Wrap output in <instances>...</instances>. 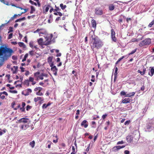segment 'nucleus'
<instances>
[{
    "label": "nucleus",
    "mask_w": 154,
    "mask_h": 154,
    "mask_svg": "<svg viewBox=\"0 0 154 154\" xmlns=\"http://www.w3.org/2000/svg\"><path fill=\"white\" fill-rule=\"evenodd\" d=\"M13 52V50L7 45L0 46V65H3L4 62L10 57Z\"/></svg>",
    "instance_id": "nucleus-1"
},
{
    "label": "nucleus",
    "mask_w": 154,
    "mask_h": 154,
    "mask_svg": "<svg viewBox=\"0 0 154 154\" xmlns=\"http://www.w3.org/2000/svg\"><path fill=\"white\" fill-rule=\"evenodd\" d=\"M90 45L91 49L94 51L95 48L98 49L102 47L103 43L101 40L93 33L90 36Z\"/></svg>",
    "instance_id": "nucleus-2"
},
{
    "label": "nucleus",
    "mask_w": 154,
    "mask_h": 154,
    "mask_svg": "<svg viewBox=\"0 0 154 154\" xmlns=\"http://www.w3.org/2000/svg\"><path fill=\"white\" fill-rule=\"evenodd\" d=\"M151 43V39L150 38H147L142 41L139 44V46L142 47L143 46L149 45Z\"/></svg>",
    "instance_id": "nucleus-3"
},
{
    "label": "nucleus",
    "mask_w": 154,
    "mask_h": 154,
    "mask_svg": "<svg viewBox=\"0 0 154 154\" xmlns=\"http://www.w3.org/2000/svg\"><path fill=\"white\" fill-rule=\"evenodd\" d=\"M52 37L53 35L52 34H51L50 36L45 37V41L43 45H47L50 44Z\"/></svg>",
    "instance_id": "nucleus-4"
},
{
    "label": "nucleus",
    "mask_w": 154,
    "mask_h": 154,
    "mask_svg": "<svg viewBox=\"0 0 154 154\" xmlns=\"http://www.w3.org/2000/svg\"><path fill=\"white\" fill-rule=\"evenodd\" d=\"M20 123H23L24 124L26 123L29 124L30 122V121L29 119L25 118H21L18 121Z\"/></svg>",
    "instance_id": "nucleus-5"
},
{
    "label": "nucleus",
    "mask_w": 154,
    "mask_h": 154,
    "mask_svg": "<svg viewBox=\"0 0 154 154\" xmlns=\"http://www.w3.org/2000/svg\"><path fill=\"white\" fill-rule=\"evenodd\" d=\"M95 13L96 14L101 15L103 14V12L100 8H97L95 9Z\"/></svg>",
    "instance_id": "nucleus-6"
},
{
    "label": "nucleus",
    "mask_w": 154,
    "mask_h": 154,
    "mask_svg": "<svg viewBox=\"0 0 154 154\" xmlns=\"http://www.w3.org/2000/svg\"><path fill=\"white\" fill-rule=\"evenodd\" d=\"M32 92V90L31 89L28 88L22 91V94H23L25 96H26L28 95L29 94Z\"/></svg>",
    "instance_id": "nucleus-7"
},
{
    "label": "nucleus",
    "mask_w": 154,
    "mask_h": 154,
    "mask_svg": "<svg viewBox=\"0 0 154 154\" xmlns=\"http://www.w3.org/2000/svg\"><path fill=\"white\" fill-rule=\"evenodd\" d=\"M29 127V125L26 124H21L19 126V127L21 130H26Z\"/></svg>",
    "instance_id": "nucleus-8"
},
{
    "label": "nucleus",
    "mask_w": 154,
    "mask_h": 154,
    "mask_svg": "<svg viewBox=\"0 0 154 154\" xmlns=\"http://www.w3.org/2000/svg\"><path fill=\"white\" fill-rule=\"evenodd\" d=\"M51 7V5H45L43 8V12L44 13L46 14L49 10V9Z\"/></svg>",
    "instance_id": "nucleus-9"
},
{
    "label": "nucleus",
    "mask_w": 154,
    "mask_h": 154,
    "mask_svg": "<svg viewBox=\"0 0 154 154\" xmlns=\"http://www.w3.org/2000/svg\"><path fill=\"white\" fill-rule=\"evenodd\" d=\"M81 125L85 128H86L88 127V123L86 120H84L81 122Z\"/></svg>",
    "instance_id": "nucleus-10"
},
{
    "label": "nucleus",
    "mask_w": 154,
    "mask_h": 154,
    "mask_svg": "<svg viewBox=\"0 0 154 154\" xmlns=\"http://www.w3.org/2000/svg\"><path fill=\"white\" fill-rule=\"evenodd\" d=\"M51 71H53V73L54 75H57L58 69L55 66H54L53 67H52L51 68Z\"/></svg>",
    "instance_id": "nucleus-11"
},
{
    "label": "nucleus",
    "mask_w": 154,
    "mask_h": 154,
    "mask_svg": "<svg viewBox=\"0 0 154 154\" xmlns=\"http://www.w3.org/2000/svg\"><path fill=\"white\" fill-rule=\"evenodd\" d=\"M150 71L148 72V74L151 76H152L154 73V69L153 67H150L149 69Z\"/></svg>",
    "instance_id": "nucleus-12"
},
{
    "label": "nucleus",
    "mask_w": 154,
    "mask_h": 154,
    "mask_svg": "<svg viewBox=\"0 0 154 154\" xmlns=\"http://www.w3.org/2000/svg\"><path fill=\"white\" fill-rule=\"evenodd\" d=\"M91 24L92 25V27H93L94 29H95L96 27V21L92 19L91 20Z\"/></svg>",
    "instance_id": "nucleus-13"
},
{
    "label": "nucleus",
    "mask_w": 154,
    "mask_h": 154,
    "mask_svg": "<svg viewBox=\"0 0 154 154\" xmlns=\"http://www.w3.org/2000/svg\"><path fill=\"white\" fill-rule=\"evenodd\" d=\"M14 70L13 69V68H11V70L13 71V73L16 74L17 73V69H18V67L17 66H14Z\"/></svg>",
    "instance_id": "nucleus-14"
},
{
    "label": "nucleus",
    "mask_w": 154,
    "mask_h": 154,
    "mask_svg": "<svg viewBox=\"0 0 154 154\" xmlns=\"http://www.w3.org/2000/svg\"><path fill=\"white\" fill-rule=\"evenodd\" d=\"M130 100L129 98H125L122 100V102L123 103H129L130 102Z\"/></svg>",
    "instance_id": "nucleus-15"
},
{
    "label": "nucleus",
    "mask_w": 154,
    "mask_h": 154,
    "mask_svg": "<svg viewBox=\"0 0 154 154\" xmlns=\"http://www.w3.org/2000/svg\"><path fill=\"white\" fill-rule=\"evenodd\" d=\"M126 140L128 142H131L132 140V137L131 135H129L126 137Z\"/></svg>",
    "instance_id": "nucleus-16"
},
{
    "label": "nucleus",
    "mask_w": 154,
    "mask_h": 154,
    "mask_svg": "<svg viewBox=\"0 0 154 154\" xmlns=\"http://www.w3.org/2000/svg\"><path fill=\"white\" fill-rule=\"evenodd\" d=\"M43 98L40 97H37L34 98V101L35 102H37L38 100L43 101Z\"/></svg>",
    "instance_id": "nucleus-17"
},
{
    "label": "nucleus",
    "mask_w": 154,
    "mask_h": 154,
    "mask_svg": "<svg viewBox=\"0 0 154 154\" xmlns=\"http://www.w3.org/2000/svg\"><path fill=\"white\" fill-rule=\"evenodd\" d=\"M18 44L20 47H22L23 48H26V46L23 42H19Z\"/></svg>",
    "instance_id": "nucleus-18"
},
{
    "label": "nucleus",
    "mask_w": 154,
    "mask_h": 154,
    "mask_svg": "<svg viewBox=\"0 0 154 154\" xmlns=\"http://www.w3.org/2000/svg\"><path fill=\"white\" fill-rule=\"evenodd\" d=\"M51 105V103L49 102L47 104H46L44 103L43 104L42 108L43 109H46V108L48 106H49Z\"/></svg>",
    "instance_id": "nucleus-19"
},
{
    "label": "nucleus",
    "mask_w": 154,
    "mask_h": 154,
    "mask_svg": "<svg viewBox=\"0 0 154 154\" xmlns=\"http://www.w3.org/2000/svg\"><path fill=\"white\" fill-rule=\"evenodd\" d=\"M109 8L110 11H113L115 8L113 4H110L109 6Z\"/></svg>",
    "instance_id": "nucleus-20"
},
{
    "label": "nucleus",
    "mask_w": 154,
    "mask_h": 154,
    "mask_svg": "<svg viewBox=\"0 0 154 154\" xmlns=\"http://www.w3.org/2000/svg\"><path fill=\"white\" fill-rule=\"evenodd\" d=\"M54 14L56 16L59 15L60 16H62V14L60 12V11H57L56 12H54Z\"/></svg>",
    "instance_id": "nucleus-21"
},
{
    "label": "nucleus",
    "mask_w": 154,
    "mask_h": 154,
    "mask_svg": "<svg viewBox=\"0 0 154 154\" xmlns=\"http://www.w3.org/2000/svg\"><path fill=\"white\" fill-rule=\"evenodd\" d=\"M24 84L27 86H29V81L28 79L25 80L24 82Z\"/></svg>",
    "instance_id": "nucleus-22"
},
{
    "label": "nucleus",
    "mask_w": 154,
    "mask_h": 154,
    "mask_svg": "<svg viewBox=\"0 0 154 154\" xmlns=\"http://www.w3.org/2000/svg\"><path fill=\"white\" fill-rule=\"evenodd\" d=\"M135 94V93L134 92H133L132 93H130L129 94H128L126 95V97H131L132 96H134V94Z\"/></svg>",
    "instance_id": "nucleus-23"
},
{
    "label": "nucleus",
    "mask_w": 154,
    "mask_h": 154,
    "mask_svg": "<svg viewBox=\"0 0 154 154\" xmlns=\"http://www.w3.org/2000/svg\"><path fill=\"white\" fill-rule=\"evenodd\" d=\"M30 9L31 11H30V13L31 14L33 13V12L35 11V9L33 6H30Z\"/></svg>",
    "instance_id": "nucleus-24"
},
{
    "label": "nucleus",
    "mask_w": 154,
    "mask_h": 154,
    "mask_svg": "<svg viewBox=\"0 0 154 154\" xmlns=\"http://www.w3.org/2000/svg\"><path fill=\"white\" fill-rule=\"evenodd\" d=\"M26 18L25 17H23L22 18H20V19H17V20H15V22H21L22 20H26Z\"/></svg>",
    "instance_id": "nucleus-25"
},
{
    "label": "nucleus",
    "mask_w": 154,
    "mask_h": 154,
    "mask_svg": "<svg viewBox=\"0 0 154 154\" xmlns=\"http://www.w3.org/2000/svg\"><path fill=\"white\" fill-rule=\"evenodd\" d=\"M40 74V72H35L34 73V76L35 77H36L37 78V80H38V75Z\"/></svg>",
    "instance_id": "nucleus-26"
},
{
    "label": "nucleus",
    "mask_w": 154,
    "mask_h": 154,
    "mask_svg": "<svg viewBox=\"0 0 154 154\" xmlns=\"http://www.w3.org/2000/svg\"><path fill=\"white\" fill-rule=\"evenodd\" d=\"M43 42V39L42 38H40L38 40V43L39 45H42V44Z\"/></svg>",
    "instance_id": "nucleus-27"
},
{
    "label": "nucleus",
    "mask_w": 154,
    "mask_h": 154,
    "mask_svg": "<svg viewBox=\"0 0 154 154\" xmlns=\"http://www.w3.org/2000/svg\"><path fill=\"white\" fill-rule=\"evenodd\" d=\"M42 89V88L40 87H38L35 88L34 89V91H41Z\"/></svg>",
    "instance_id": "nucleus-28"
},
{
    "label": "nucleus",
    "mask_w": 154,
    "mask_h": 154,
    "mask_svg": "<svg viewBox=\"0 0 154 154\" xmlns=\"http://www.w3.org/2000/svg\"><path fill=\"white\" fill-rule=\"evenodd\" d=\"M72 152L71 154H75L77 152V151L75 150L74 147L73 146L72 147Z\"/></svg>",
    "instance_id": "nucleus-29"
},
{
    "label": "nucleus",
    "mask_w": 154,
    "mask_h": 154,
    "mask_svg": "<svg viewBox=\"0 0 154 154\" xmlns=\"http://www.w3.org/2000/svg\"><path fill=\"white\" fill-rule=\"evenodd\" d=\"M60 7H61V9L63 10H64L66 8V5H63V4L62 3L60 4Z\"/></svg>",
    "instance_id": "nucleus-30"
},
{
    "label": "nucleus",
    "mask_w": 154,
    "mask_h": 154,
    "mask_svg": "<svg viewBox=\"0 0 154 154\" xmlns=\"http://www.w3.org/2000/svg\"><path fill=\"white\" fill-rule=\"evenodd\" d=\"M30 145L32 147V148H33L35 146V142L34 140L32 141V142L29 143Z\"/></svg>",
    "instance_id": "nucleus-31"
},
{
    "label": "nucleus",
    "mask_w": 154,
    "mask_h": 154,
    "mask_svg": "<svg viewBox=\"0 0 154 154\" xmlns=\"http://www.w3.org/2000/svg\"><path fill=\"white\" fill-rule=\"evenodd\" d=\"M118 71V68L117 67H116L115 69V71L114 72V75H115V78L114 79L115 80V79L116 78L117 75V72Z\"/></svg>",
    "instance_id": "nucleus-32"
},
{
    "label": "nucleus",
    "mask_w": 154,
    "mask_h": 154,
    "mask_svg": "<svg viewBox=\"0 0 154 154\" xmlns=\"http://www.w3.org/2000/svg\"><path fill=\"white\" fill-rule=\"evenodd\" d=\"M111 38L112 39V41L114 42H116L117 41V38L116 37L115 35H113V36L112 35L111 36Z\"/></svg>",
    "instance_id": "nucleus-33"
},
{
    "label": "nucleus",
    "mask_w": 154,
    "mask_h": 154,
    "mask_svg": "<svg viewBox=\"0 0 154 154\" xmlns=\"http://www.w3.org/2000/svg\"><path fill=\"white\" fill-rule=\"evenodd\" d=\"M91 124L92 125L91 127L93 128H95L96 127V123L94 121H92L91 122Z\"/></svg>",
    "instance_id": "nucleus-34"
},
{
    "label": "nucleus",
    "mask_w": 154,
    "mask_h": 154,
    "mask_svg": "<svg viewBox=\"0 0 154 154\" xmlns=\"http://www.w3.org/2000/svg\"><path fill=\"white\" fill-rule=\"evenodd\" d=\"M53 58L52 57H50L48 58V63H51L52 62Z\"/></svg>",
    "instance_id": "nucleus-35"
},
{
    "label": "nucleus",
    "mask_w": 154,
    "mask_h": 154,
    "mask_svg": "<svg viewBox=\"0 0 154 154\" xmlns=\"http://www.w3.org/2000/svg\"><path fill=\"white\" fill-rule=\"evenodd\" d=\"M0 1H1L4 4L6 5H9V3L8 2L5 1V0H0Z\"/></svg>",
    "instance_id": "nucleus-36"
},
{
    "label": "nucleus",
    "mask_w": 154,
    "mask_h": 154,
    "mask_svg": "<svg viewBox=\"0 0 154 154\" xmlns=\"http://www.w3.org/2000/svg\"><path fill=\"white\" fill-rule=\"evenodd\" d=\"M47 142L49 143L48 146V149H50L51 148V146L52 143L51 141L50 140H48Z\"/></svg>",
    "instance_id": "nucleus-37"
},
{
    "label": "nucleus",
    "mask_w": 154,
    "mask_h": 154,
    "mask_svg": "<svg viewBox=\"0 0 154 154\" xmlns=\"http://www.w3.org/2000/svg\"><path fill=\"white\" fill-rule=\"evenodd\" d=\"M139 41L138 39H137L136 38H134L132 39L130 41V42H137Z\"/></svg>",
    "instance_id": "nucleus-38"
},
{
    "label": "nucleus",
    "mask_w": 154,
    "mask_h": 154,
    "mask_svg": "<svg viewBox=\"0 0 154 154\" xmlns=\"http://www.w3.org/2000/svg\"><path fill=\"white\" fill-rule=\"evenodd\" d=\"M154 24V19L148 25V26L149 27H152V26Z\"/></svg>",
    "instance_id": "nucleus-39"
},
{
    "label": "nucleus",
    "mask_w": 154,
    "mask_h": 154,
    "mask_svg": "<svg viewBox=\"0 0 154 154\" xmlns=\"http://www.w3.org/2000/svg\"><path fill=\"white\" fill-rule=\"evenodd\" d=\"M14 19V18L13 16L12 17H11L9 20L6 23V24H7L8 23L10 22L12 20H13ZM5 24H2V26H4Z\"/></svg>",
    "instance_id": "nucleus-40"
},
{
    "label": "nucleus",
    "mask_w": 154,
    "mask_h": 154,
    "mask_svg": "<svg viewBox=\"0 0 154 154\" xmlns=\"http://www.w3.org/2000/svg\"><path fill=\"white\" fill-rule=\"evenodd\" d=\"M36 94L37 95L39 96H42L43 94L41 92V91H38L36 92Z\"/></svg>",
    "instance_id": "nucleus-41"
},
{
    "label": "nucleus",
    "mask_w": 154,
    "mask_h": 154,
    "mask_svg": "<svg viewBox=\"0 0 154 154\" xmlns=\"http://www.w3.org/2000/svg\"><path fill=\"white\" fill-rule=\"evenodd\" d=\"M92 79H91V81L93 82H95V76L94 75H92L91 76Z\"/></svg>",
    "instance_id": "nucleus-42"
},
{
    "label": "nucleus",
    "mask_w": 154,
    "mask_h": 154,
    "mask_svg": "<svg viewBox=\"0 0 154 154\" xmlns=\"http://www.w3.org/2000/svg\"><path fill=\"white\" fill-rule=\"evenodd\" d=\"M137 50V48H136L134 50H133L132 51L131 53H130L129 54H128L129 55H131V54H134V53H135L136 51Z\"/></svg>",
    "instance_id": "nucleus-43"
},
{
    "label": "nucleus",
    "mask_w": 154,
    "mask_h": 154,
    "mask_svg": "<svg viewBox=\"0 0 154 154\" xmlns=\"http://www.w3.org/2000/svg\"><path fill=\"white\" fill-rule=\"evenodd\" d=\"M113 35H115V32L114 31V30L113 29H112L111 30V36Z\"/></svg>",
    "instance_id": "nucleus-44"
},
{
    "label": "nucleus",
    "mask_w": 154,
    "mask_h": 154,
    "mask_svg": "<svg viewBox=\"0 0 154 154\" xmlns=\"http://www.w3.org/2000/svg\"><path fill=\"white\" fill-rule=\"evenodd\" d=\"M29 2L32 5H34L36 6L37 5L36 3L32 1V0H29Z\"/></svg>",
    "instance_id": "nucleus-45"
},
{
    "label": "nucleus",
    "mask_w": 154,
    "mask_h": 154,
    "mask_svg": "<svg viewBox=\"0 0 154 154\" xmlns=\"http://www.w3.org/2000/svg\"><path fill=\"white\" fill-rule=\"evenodd\" d=\"M28 80L29 82H32L34 80V79L33 77H30L29 78Z\"/></svg>",
    "instance_id": "nucleus-46"
},
{
    "label": "nucleus",
    "mask_w": 154,
    "mask_h": 154,
    "mask_svg": "<svg viewBox=\"0 0 154 154\" xmlns=\"http://www.w3.org/2000/svg\"><path fill=\"white\" fill-rule=\"evenodd\" d=\"M32 107L29 105H27L26 107V110L27 111L29 110V109L31 108Z\"/></svg>",
    "instance_id": "nucleus-47"
},
{
    "label": "nucleus",
    "mask_w": 154,
    "mask_h": 154,
    "mask_svg": "<svg viewBox=\"0 0 154 154\" xmlns=\"http://www.w3.org/2000/svg\"><path fill=\"white\" fill-rule=\"evenodd\" d=\"M29 45L30 47L32 48H33V43L32 42H30L29 43Z\"/></svg>",
    "instance_id": "nucleus-48"
},
{
    "label": "nucleus",
    "mask_w": 154,
    "mask_h": 154,
    "mask_svg": "<svg viewBox=\"0 0 154 154\" xmlns=\"http://www.w3.org/2000/svg\"><path fill=\"white\" fill-rule=\"evenodd\" d=\"M120 94L121 95H125V96L126 97V93L124 91H122L120 93Z\"/></svg>",
    "instance_id": "nucleus-49"
},
{
    "label": "nucleus",
    "mask_w": 154,
    "mask_h": 154,
    "mask_svg": "<svg viewBox=\"0 0 154 154\" xmlns=\"http://www.w3.org/2000/svg\"><path fill=\"white\" fill-rule=\"evenodd\" d=\"M29 54L31 56H33L34 55V51H31L29 52Z\"/></svg>",
    "instance_id": "nucleus-50"
},
{
    "label": "nucleus",
    "mask_w": 154,
    "mask_h": 154,
    "mask_svg": "<svg viewBox=\"0 0 154 154\" xmlns=\"http://www.w3.org/2000/svg\"><path fill=\"white\" fill-rule=\"evenodd\" d=\"M107 115L106 114H105L104 115H103L102 116V118L103 120H104L106 117H107Z\"/></svg>",
    "instance_id": "nucleus-51"
},
{
    "label": "nucleus",
    "mask_w": 154,
    "mask_h": 154,
    "mask_svg": "<svg viewBox=\"0 0 154 154\" xmlns=\"http://www.w3.org/2000/svg\"><path fill=\"white\" fill-rule=\"evenodd\" d=\"M124 143L123 141L122 140L121 141H119L117 143V144L119 145V144H123V143Z\"/></svg>",
    "instance_id": "nucleus-52"
},
{
    "label": "nucleus",
    "mask_w": 154,
    "mask_h": 154,
    "mask_svg": "<svg viewBox=\"0 0 154 154\" xmlns=\"http://www.w3.org/2000/svg\"><path fill=\"white\" fill-rule=\"evenodd\" d=\"M115 147H116L115 146H114L113 148L112 151L116 152L118 151L117 149L116 148H115Z\"/></svg>",
    "instance_id": "nucleus-53"
},
{
    "label": "nucleus",
    "mask_w": 154,
    "mask_h": 154,
    "mask_svg": "<svg viewBox=\"0 0 154 154\" xmlns=\"http://www.w3.org/2000/svg\"><path fill=\"white\" fill-rule=\"evenodd\" d=\"M20 69H21V72H23L25 71L24 69L25 68L23 67L20 66Z\"/></svg>",
    "instance_id": "nucleus-54"
},
{
    "label": "nucleus",
    "mask_w": 154,
    "mask_h": 154,
    "mask_svg": "<svg viewBox=\"0 0 154 154\" xmlns=\"http://www.w3.org/2000/svg\"><path fill=\"white\" fill-rule=\"evenodd\" d=\"M38 78L41 80H43V79L44 78L42 74L38 76Z\"/></svg>",
    "instance_id": "nucleus-55"
},
{
    "label": "nucleus",
    "mask_w": 154,
    "mask_h": 154,
    "mask_svg": "<svg viewBox=\"0 0 154 154\" xmlns=\"http://www.w3.org/2000/svg\"><path fill=\"white\" fill-rule=\"evenodd\" d=\"M130 120L127 121L125 123V125H128L130 123Z\"/></svg>",
    "instance_id": "nucleus-56"
},
{
    "label": "nucleus",
    "mask_w": 154,
    "mask_h": 154,
    "mask_svg": "<svg viewBox=\"0 0 154 154\" xmlns=\"http://www.w3.org/2000/svg\"><path fill=\"white\" fill-rule=\"evenodd\" d=\"M55 8H56V9L57 12L60 11L61 10L60 9L59 7L56 6V5L55 6Z\"/></svg>",
    "instance_id": "nucleus-57"
},
{
    "label": "nucleus",
    "mask_w": 154,
    "mask_h": 154,
    "mask_svg": "<svg viewBox=\"0 0 154 154\" xmlns=\"http://www.w3.org/2000/svg\"><path fill=\"white\" fill-rule=\"evenodd\" d=\"M31 62V60L29 59H28L27 60V63H26V65L28 66Z\"/></svg>",
    "instance_id": "nucleus-58"
},
{
    "label": "nucleus",
    "mask_w": 154,
    "mask_h": 154,
    "mask_svg": "<svg viewBox=\"0 0 154 154\" xmlns=\"http://www.w3.org/2000/svg\"><path fill=\"white\" fill-rule=\"evenodd\" d=\"M12 35H13V34L12 33H10V34H9V36H8V38L9 39H11L12 38Z\"/></svg>",
    "instance_id": "nucleus-59"
},
{
    "label": "nucleus",
    "mask_w": 154,
    "mask_h": 154,
    "mask_svg": "<svg viewBox=\"0 0 154 154\" xmlns=\"http://www.w3.org/2000/svg\"><path fill=\"white\" fill-rule=\"evenodd\" d=\"M20 110L21 112H24L25 111V109L24 107H21L20 108Z\"/></svg>",
    "instance_id": "nucleus-60"
},
{
    "label": "nucleus",
    "mask_w": 154,
    "mask_h": 154,
    "mask_svg": "<svg viewBox=\"0 0 154 154\" xmlns=\"http://www.w3.org/2000/svg\"><path fill=\"white\" fill-rule=\"evenodd\" d=\"M137 72H138V73H139L141 75H144V74L143 73V72H141V71L140 70H138V71H137Z\"/></svg>",
    "instance_id": "nucleus-61"
},
{
    "label": "nucleus",
    "mask_w": 154,
    "mask_h": 154,
    "mask_svg": "<svg viewBox=\"0 0 154 154\" xmlns=\"http://www.w3.org/2000/svg\"><path fill=\"white\" fill-rule=\"evenodd\" d=\"M132 20V19L130 18H127L126 19V21L128 23L129 22V21H131Z\"/></svg>",
    "instance_id": "nucleus-62"
},
{
    "label": "nucleus",
    "mask_w": 154,
    "mask_h": 154,
    "mask_svg": "<svg viewBox=\"0 0 154 154\" xmlns=\"http://www.w3.org/2000/svg\"><path fill=\"white\" fill-rule=\"evenodd\" d=\"M50 8L49 11L50 13H51L53 10V7L51 6V7Z\"/></svg>",
    "instance_id": "nucleus-63"
},
{
    "label": "nucleus",
    "mask_w": 154,
    "mask_h": 154,
    "mask_svg": "<svg viewBox=\"0 0 154 154\" xmlns=\"http://www.w3.org/2000/svg\"><path fill=\"white\" fill-rule=\"evenodd\" d=\"M130 152L128 150H125L124 151V154H129Z\"/></svg>",
    "instance_id": "nucleus-64"
}]
</instances>
